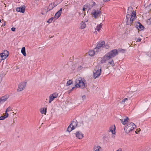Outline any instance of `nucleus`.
Wrapping results in <instances>:
<instances>
[{"label": "nucleus", "mask_w": 151, "mask_h": 151, "mask_svg": "<svg viewBox=\"0 0 151 151\" xmlns=\"http://www.w3.org/2000/svg\"><path fill=\"white\" fill-rule=\"evenodd\" d=\"M75 134L76 137L80 139H82L84 137V134L81 132L80 131L76 132L75 133Z\"/></svg>", "instance_id": "13"}, {"label": "nucleus", "mask_w": 151, "mask_h": 151, "mask_svg": "<svg viewBox=\"0 0 151 151\" xmlns=\"http://www.w3.org/2000/svg\"><path fill=\"white\" fill-rule=\"evenodd\" d=\"M8 114H5L4 116L0 117V120H3L7 118L8 116Z\"/></svg>", "instance_id": "25"}, {"label": "nucleus", "mask_w": 151, "mask_h": 151, "mask_svg": "<svg viewBox=\"0 0 151 151\" xmlns=\"http://www.w3.org/2000/svg\"><path fill=\"white\" fill-rule=\"evenodd\" d=\"M147 23L149 24H151V18L150 19H148L147 20Z\"/></svg>", "instance_id": "35"}, {"label": "nucleus", "mask_w": 151, "mask_h": 151, "mask_svg": "<svg viewBox=\"0 0 151 151\" xmlns=\"http://www.w3.org/2000/svg\"><path fill=\"white\" fill-rule=\"evenodd\" d=\"M101 62L102 63H107L108 65H110L113 67L115 65L113 59L111 58L107 53L106 54L101 58Z\"/></svg>", "instance_id": "3"}, {"label": "nucleus", "mask_w": 151, "mask_h": 151, "mask_svg": "<svg viewBox=\"0 0 151 151\" xmlns=\"http://www.w3.org/2000/svg\"><path fill=\"white\" fill-rule=\"evenodd\" d=\"M73 83V81L71 80H69L68 81L66 85L65 86H70L71 85V84Z\"/></svg>", "instance_id": "27"}, {"label": "nucleus", "mask_w": 151, "mask_h": 151, "mask_svg": "<svg viewBox=\"0 0 151 151\" xmlns=\"http://www.w3.org/2000/svg\"><path fill=\"white\" fill-rule=\"evenodd\" d=\"M136 27L139 30H142L144 28L143 26L140 23L138 22L136 25Z\"/></svg>", "instance_id": "19"}, {"label": "nucleus", "mask_w": 151, "mask_h": 151, "mask_svg": "<svg viewBox=\"0 0 151 151\" xmlns=\"http://www.w3.org/2000/svg\"><path fill=\"white\" fill-rule=\"evenodd\" d=\"M82 98L83 99H85L86 96L85 95H83L82 96Z\"/></svg>", "instance_id": "40"}, {"label": "nucleus", "mask_w": 151, "mask_h": 151, "mask_svg": "<svg viewBox=\"0 0 151 151\" xmlns=\"http://www.w3.org/2000/svg\"><path fill=\"white\" fill-rule=\"evenodd\" d=\"M12 110V107L10 106H9L8 108H7L5 111V114H8L7 113L8 112H9L10 111H11Z\"/></svg>", "instance_id": "29"}, {"label": "nucleus", "mask_w": 151, "mask_h": 151, "mask_svg": "<svg viewBox=\"0 0 151 151\" xmlns=\"http://www.w3.org/2000/svg\"><path fill=\"white\" fill-rule=\"evenodd\" d=\"M101 148L99 146H95L93 148V151H101Z\"/></svg>", "instance_id": "22"}, {"label": "nucleus", "mask_w": 151, "mask_h": 151, "mask_svg": "<svg viewBox=\"0 0 151 151\" xmlns=\"http://www.w3.org/2000/svg\"><path fill=\"white\" fill-rule=\"evenodd\" d=\"M116 127L114 125H112L109 128V132H111L113 134H115Z\"/></svg>", "instance_id": "14"}, {"label": "nucleus", "mask_w": 151, "mask_h": 151, "mask_svg": "<svg viewBox=\"0 0 151 151\" xmlns=\"http://www.w3.org/2000/svg\"><path fill=\"white\" fill-rule=\"evenodd\" d=\"M77 122H76L72 121L67 128L68 131L69 132H70L75 129L77 127Z\"/></svg>", "instance_id": "8"}, {"label": "nucleus", "mask_w": 151, "mask_h": 151, "mask_svg": "<svg viewBox=\"0 0 151 151\" xmlns=\"http://www.w3.org/2000/svg\"><path fill=\"white\" fill-rule=\"evenodd\" d=\"M101 66H96L93 71V77L94 79L98 77L101 73Z\"/></svg>", "instance_id": "5"}, {"label": "nucleus", "mask_w": 151, "mask_h": 151, "mask_svg": "<svg viewBox=\"0 0 151 151\" xmlns=\"http://www.w3.org/2000/svg\"><path fill=\"white\" fill-rule=\"evenodd\" d=\"M85 10V8H83V11H84Z\"/></svg>", "instance_id": "42"}, {"label": "nucleus", "mask_w": 151, "mask_h": 151, "mask_svg": "<svg viewBox=\"0 0 151 151\" xmlns=\"http://www.w3.org/2000/svg\"><path fill=\"white\" fill-rule=\"evenodd\" d=\"M109 47V45L108 44H106L105 45V44L104 45V48L106 49H108Z\"/></svg>", "instance_id": "32"}, {"label": "nucleus", "mask_w": 151, "mask_h": 151, "mask_svg": "<svg viewBox=\"0 0 151 151\" xmlns=\"http://www.w3.org/2000/svg\"><path fill=\"white\" fill-rule=\"evenodd\" d=\"M120 120L123 125L126 124L124 130L127 134H129L136 127V126L135 124L132 122L127 123L129 120L128 117H126L124 119H120Z\"/></svg>", "instance_id": "1"}, {"label": "nucleus", "mask_w": 151, "mask_h": 151, "mask_svg": "<svg viewBox=\"0 0 151 151\" xmlns=\"http://www.w3.org/2000/svg\"><path fill=\"white\" fill-rule=\"evenodd\" d=\"M101 13V12L99 9H94L91 12V14L93 17L95 18L98 17Z\"/></svg>", "instance_id": "9"}, {"label": "nucleus", "mask_w": 151, "mask_h": 151, "mask_svg": "<svg viewBox=\"0 0 151 151\" xmlns=\"http://www.w3.org/2000/svg\"><path fill=\"white\" fill-rule=\"evenodd\" d=\"M25 7H17L16 9L17 12L24 13L25 12Z\"/></svg>", "instance_id": "18"}, {"label": "nucleus", "mask_w": 151, "mask_h": 151, "mask_svg": "<svg viewBox=\"0 0 151 151\" xmlns=\"http://www.w3.org/2000/svg\"><path fill=\"white\" fill-rule=\"evenodd\" d=\"M119 51L120 52H122V53H124L125 52V50L124 49H119Z\"/></svg>", "instance_id": "33"}, {"label": "nucleus", "mask_w": 151, "mask_h": 151, "mask_svg": "<svg viewBox=\"0 0 151 151\" xmlns=\"http://www.w3.org/2000/svg\"><path fill=\"white\" fill-rule=\"evenodd\" d=\"M47 108V107H44L40 109V111L42 114H44L45 115L46 114Z\"/></svg>", "instance_id": "20"}, {"label": "nucleus", "mask_w": 151, "mask_h": 151, "mask_svg": "<svg viewBox=\"0 0 151 151\" xmlns=\"http://www.w3.org/2000/svg\"><path fill=\"white\" fill-rule=\"evenodd\" d=\"M21 52L24 56H26V54L25 52V48L24 47H23L22 48Z\"/></svg>", "instance_id": "26"}, {"label": "nucleus", "mask_w": 151, "mask_h": 151, "mask_svg": "<svg viewBox=\"0 0 151 151\" xmlns=\"http://www.w3.org/2000/svg\"><path fill=\"white\" fill-rule=\"evenodd\" d=\"M62 10V8L60 9V10L55 14V17L56 18V19H58L61 15Z\"/></svg>", "instance_id": "16"}, {"label": "nucleus", "mask_w": 151, "mask_h": 151, "mask_svg": "<svg viewBox=\"0 0 151 151\" xmlns=\"http://www.w3.org/2000/svg\"><path fill=\"white\" fill-rule=\"evenodd\" d=\"M11 30L13 31H14L15 30V28L14 27H12V28Z\"/></svg>", "instance_id": "38"}, {"label": "nucleus", "mask_w": 151, "mask_h": 151, "mask_svg": "<svg viewBox=\"0 0 151 151\" xmlns=\"http://www.w3.org/2000/svg\"><path fill=\"white\" fill-rule=\"evenodd\" d=\"M104 44L105 42L104 41L99 42L94 49V51L97 52H100L104 48Z\"/></svg>", "instance_id": "6"}, {"label": "nucleus", "mask_w": 151, "mask_h": 151, "mask_svg": "<svg viewBox=\"0 0 151 151\" xmlns=\"http://www.w3.org/2000/svg\"><path fill=\"white\" fill-rule=\"evenodd\" d=\"M86 22H88V20H87V21H86Z\"/></svg>", "instance_id": "44"}, {"label": "nucleus", "mask_w": 151, "mask_h": 151, "mask_svg": "<svg viewBox=\"0 0 151 151\" xmlns=\"http://www.w3.org/2000/svg\"><path fill=\"white\" fill-rule=\"evenodd\" d=\"M132 11L133 8L131 6L128 8L126 17L127 24L128 25H131L136 18V12Z\"/></svg>", "instance_id": "2"}, {"label": "nucleus", "mask_w": 151, "mask_h": 151, "mask_svg": "<svg viewBox=\"0 0 151 151\" xmlns=\"http://www.w3.org/2000/svg\"><path fill=\"white\" fill-rule=\"evenodd\" d=\"M42 14H44V13L43 12L42 13Z\"/></svg>", "instance_id": "43"}, {"label": "nucleus", "mask_w": 151, "mask_h": 151, "mask_svg": "<svg viewBox=\"0 0 151 151\" xmlns=\"http://www.w3.org/2000/svg\"><path fill=\"white\" fill-rule=\"evenodd\" d=\"M146 8L147 9L149 12L151 10V4L147 6Z\"/></svg>", "instance_id": "31"}, {"label": "nucleus", "mask_w": 151, "mask_h": 151, "mask_svg": "<svg viewBox=\"0 0 151 151\" xmlns=\"http://www.w3.org/2000/svg\"><path fill=\"white\" fill-rule=\"evenodd\" d=\"M97 53V52L96 51H94V49L93 50H90L88 52V55L91 56H94L96 53Z\"/></svg>", "instance_id": "24"}, {"label": "nucleus", "mask_w": 151, "mask_h": 151, "mask_svg": "<svg viewBox=\"0 0 151 151\" xmlns=\"http://www.w3.org/2000/svg\"><path fill=\"white\" fill-rule=\"evenodd\" d=\"M140 130H141V129L139 128L138 129H137L136 130L135 132L136 134H138Z\"/></svg>", "instance_id": "34"}, {"label": "nucleus", "mask_w": 151, "mask_h": 151, "mask_svg": "<svg viewBox=\"0 0 151 151\" xmlns=\"http://www.w3.org/2000/svg\"><path fill=\"white\" fill-rule=\"evenodd\" d=\"M116 151H122V149L121 148H119Z\"/></svg>", "instance_id": "39"}, {"label": "nucleus", "mask_w": 151, "mask_h": 151, "mask_svg": "<svg viewBox=\"0 0 151 151\" xmlns=\"http://www.w3.org/2000/svg\"><path fill=\"white\" fill-rule=\"evenodd\" d=\"M54 4V3H53V4L51 3L49 4V6L48 7V10L47 11H46V13H47L49 11H50L53 8H54L55 6Z\"/></svg>", "instance_id": "21"}, {"label": "nucleus", "mask_w": 151, "mask_h": 151, "mask_svg": "<svg viewBox=\"0 0 151 151\" xmlns=\"http://www.w3.org/2000/svg\"><path fill=\"white\" fill-rule=\"evenodd\" d=\"M26 82H23L20 83L18 85V88L17 89V91H21L23 90L25 88L26 85Z\"/></svg>", "instance_id": "7"}, {"label": "nucleus", "mask_w": 151, "mask_h": 151, "mask_svg": "<svg viewBox=\"0 0 151 151\" xmlns=\"http://www.w3.org/2000/svg\"><path fill=\"white\" fill-rule=\"evenodd\" d=\"M141 39L139 37L137 39V42H140L141 41Z\"/></svg>", "instance_id": "37"}, {"label": "nucleus", "mask_w": 151, "mask_h": 151, "mask_svg": "<svg viewBox=\"0 0 151 151\" xmlns=\"http://www.w3.org/2000/svg\"><path fill=\"white\" fill-rule=\"evenodd\" d=\"M107 53L111 58L112 59L113 58L118 54V52L117 50L114 49L111 50Z\"/></svg>", "instance_id": "11"}, {"label": "nucleus", "mask_w": 151, "mask_h": 151, "mask_svg": "<svg viewBox=\"0 0 151 151\" xmlns=\"http://www.w3.org/2000/svg\"><path fill=\"white\" fill-rule=\"evenodd\" d=\"M58 96V94L57 93H53L50 94L49 97V103H51L52 101L54 100V99L57 98Z\"/></svg>", "instance_id": "12"}, {"label": "nucleus", "mask_w": 151, "mask_h": 151, "mask_svg": "<svg viewBox=\"0 0 151 151\" xmlns=\"http://www.w3.org/2000/svg\"><path fill=\"white\" fill-rule=\"evenodd\" d=\"M54 18L53 17H52L51 18L48 19L47 22L49 23H51L52 22V20Z\"/></svg>", "instance_id": "30"}, {"label": "nucleus", "mask_w": 151, "mask_h": 151, "mask_svg": "<svg viewBox=\"0 0 151 151\" xmlns=\"http://www.w3.org/2000/svg\"><path fill=\"white\" fill-rule=\"evenodd\" d=\"M86 27L85 22L82 21L80 24V29H85Z\"/></svg>", "instance_id": "17"}, {"label": "nucleus", "mask_w": 151, "mask_h": 151, "mask_svg": "<svg viewBox=\"0 0 151 151\" xmlns=\"http://www.w3.org/2000/svg\"><path fill=\"white\" fill-rule=\"evenodd\" d=\"M2 80V76L0 75V83L1 82Z\"/></svg>", "instance_id": "36"}, {"label": "nucleus", "mask_w": 151, "mask_h": 151, "mask_svg": "<svg viewBox=\"0 0 151 151\" xmlns=\"http://www.w3.org/2000/svg\"><path fill=\"white\" fill-rule=\"evenodd\" d=\"M1 22V20L0 19V23Z\"/></svg>", "instance_id": "45"}, {"label": "nucleus", "mask_w": 151, "mask_h": 151, "mask_svg": "<svg viewBox=\"0 0 151 151\" xmlns=\"http://www.w3.org/2000/svg\"><path fill=\"white\" fill-rule=\"evenodd\" d=\"M128 99L127 98L124 99L121 102L122 104H125V102H127L128 101Z\"/></svg>", "instance_id": "28"}, {"label": "nucleus", "mask_w": 151, "mask_h": 151, "mask_svg": "<svg viewBox=\"0 0 151 151\" xmlns=\"http://www.w3.org/2000/svg\"><path fill=\"white\" fill-rule=\"evenodd\" d=\"M86 86L84 80H83L81 78H79L76 81L75 87H73L72 89L69 91V93L71 91L73 90L75 87L83 88L86 87Z\"/></svg>", "instance_id": "4"}, {"label": "nucleus", "mask_w": 151, "mask_h": 151, "mask_svg": "<svg viewBox=\"0 0 151 151\" xmlns=\"http://www.w3.org/2000/svg\"><path fill=\"white\" fill-rule=\"evenodd\" d=\"M104 1H110V0H103Z\"/></svg>", "instance_id": "41"}, {"label": "nucleus", "mask_w": 151, "mask_h": 151, "mask_svg": "<svg viewBox=\"0 0 151 151\" xmlns=\"http://www.w3.org/2000/svg\"><path fill=\"white\" fill-rule=\"evenodd\" d=\"M8 98V97L6 95L2 97L0 99V104H2Z\"/></svg>", "instance_id": "15"}, {"label": "nucleus", "mask_w": 151, "mask_h": 151, "mask_svg": "<svg viewBox=\"0 0 151 151\" xmlns=\"http://www.w3.org/2000/svg\"><path fill=\"white\" fill-rule=\"evenodd\" d=\"M102 26V24L101 23L99 25L97 26L96 28L95 29L96 34H97V32L96 31V30H97L98 32L100 31V30L101 29V28Z\"/></svg>", "instance_id": "23"}, {"label": "nucleus", "mask_w": 151, "mask_h": 151, "mask_svg": "<svg viewBox=\"0 0 151 151\" xmlns=\"http://www.w3.org/2000/svg\"><path fill=\"white\" fill-rule=\"evenodd\" d=\"M8 55V52L7 50H5L3 52L0 54V62H1L2 60L5 59Z\"/></svg>", "instance_id": "10"}]
</instances>
